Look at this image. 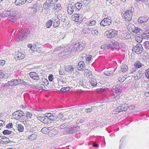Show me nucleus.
<instances>
[{"label":"nucleus","instance_id":"f257e3e1","mask_svg":"<svg viewBox=\"0 0 149 149\" xmlns=\"http://www.w3.org/2000/svg\"><path fill=\"white\" fill-rule=\"evenodd\" d=\"M85 46L86 42L84 40H80L78 43L74 42L72 45H68L61 54L63 55H69L72 51L78 52L83 50Z\"/></svg>","mask_w":149,"mask_h":149},{"label":"nucleus","instance_id":"f03ea898","mask_svg":"<svg viewBox=\"0 0 149 149\" xmlns=\"http://www.w3.org/2000/svg\"><path fill=\"white\" fill-rule=\"evenodd\" d=\"M17 12L16 10L13 9L9 11L3 12L1 13V16L2 17H8L9 20L13 22L17 21L18 18L17 15L19 13H17L16 14Z\"/></svg>","mask_w":149,"mask_h":149},{"label":"nucleus","instance_id":"7ed1b4c3","mask_svg":"<svg viewBox=\"0 0 149 149\" xmlns=\"http://www.w3.org/2000/svg\"><path fill=\"white\" fill-rule=\"evenodd\" d=\"M30 31L28 29H25L19 31L16 40L17 41H20L25 39L29 35Z\"/></svg>","mask_w":149,"mask_h":149},{"label":"nucleus","instance_id":"20e7f679","mask_svg":"<svg viewBox=\"0 0 149 149\" xmlns=\"http://www.w3.org/2000/svg\"><path fill=\"white\" fill-rule=\"evenodd\" d=\"M79 127L76 125L67 127L64 130V134H73L79 130Z\"/></svg>","mask_w":149,"mask_h":149},{"label":"nucleus","instance_id":"39448f33","mask_svg":"<svg viewBox=\"0 0 149 149\" xmlns=\"http://www.w3.org/2000/svg\"><path fill=\"white\" fill-rule=\"evenodd\" d=\"M8 84L9 85L13 86H16L19 84L25 85L26 84V83L23 80H22L20 79H12L8 82Z\"/></svg>","mask_w":149,"mask_h":149},{"label":"nucleus","instance_id":"423d86ee","mask_svg":"<svg viewBox=\"0 0 149 149\" xmlns=\"http://www.w3.org/2000/svg\"><path fill=\"white\" fill-rule=\"evenodd\" d=\"M111 22L110 17L105 18L100 22V24L101 26L107 27L111 24Z\"/></svg>","mask_w":149,"mask_h":149},{"label":"nucleus","instance_id":"0eeeda50","mask_svg":"<svg viewBox=\"0 0 149 149\" xmlns=\"http://www.w3.org/2000/svg\"><path fill=\"white\" fill-rule=\"evenodd\" d=\"M25 116L24 113L20 110H18L13 113L12 114L13 118L16 120H18L21 118L23 116Z\"/></svg>","mask_w":149,"mask_h":149},{"label":"nucleus","instance_id":"6e6552de","mask_svg":"<svg viewBox=\"0 0 149 149\" xmlns=\"http://www.w3.org/2000/svg\"><path fill=\"white\" fill-rule=\"evenodd\" d=\"M143 49L142 46L140 44H138L132 48V51L137 54H140L142 53Z\"/></svg>","mask_w":149,"mask_h":149},{"label":"nucleus","instance_id":"1a4fd4ad","mask_svg":"<svg viewBox=\"0 0 149 149\" xmlns=\"http://www.w3.org/2000/svg\"><path fill=\"white\" fill-rule=\"evenodd\" d=\"M124 15L125 20L126 22H129L132 19V13L130 11H126Z\"/></svg>","mask_w":149,"mask_h":149},{"label":"nucleus","instance_id":"9d476101","mask_svg":"<svg viewBox=\"0 0 149 149\" xmlns=\"http://www.w3.org/2000/svg\"><path fill=\"white\" fill-rule=\"evenodd\" d=\"M106 33L108 38H111L116 36L117 34L118 31L114 29H110L107 31Z\"/></svg>","mask_w":149,"mask_h":149},{"label":"nucleus","instance_id":"9b49d317","mask_svg":"<svg viewBox=\"0 0 149 149\" xmlns=\"http://www.w3.org/2000/svg\"><path fill=\"white\" fill-rule=\"evenodd\" d=\"M1 140L0 141V144H3V143L7 144L11 143L12 141H10L9 139L4 136H1Z\"/></svg>","mask_w":149,"mask_h":149},{"label":"nucleus","instance_id":"f8f14e48","mask_svg":"<svg viewBox=\"0 0 149 149\" xmlns=\"http://www.w3.org/2000/svg\"><path fill=\"white\" fill-rule=\"evenodd\" d=\"M30 77L36 80H39L40 79L39 76L37 73L34 72H31L29 74Z\"/></svg>","mask_w":149,"mask_h":149},{"label":"nucleus","instance_id":"ddd939ff","mask_svg":"<svg viewBox=\"0 0 149 149\" xmlns=\"http://www.w3.org/2000/svg\"><path fill=\"white\" fill-rule=\"evenodd\" d=\"M45 118L49 119L51 120L55 121L57 120V116L52 114L51 113H48L45 116Z\"/></svg>","mask_w":149,"mask_h":149},{"label":"nucleus","instance_id":"4468645a","mask_svg":"<svg viewBox=\"0 0 149 149\" xmlns=\"http://www.w3.org/2000/svg\"><path fill=\"white\" fill-rule=\"evenodd\" d=\"M97 23L96 20L92 19H89L86 22L87 25L90 26H94Z\"/></svg>","mask_w":149,"mask_h":149},{"label":"nucleus","instance_id":"2eb2a0df","mask_svg":"<svg viewBox=\"0 0 149 149\" xmlns=\"http://www.w3.org/2000/svg\"><path fill=\"white\" fill-rule=\"evenodd\" d=\"M78 69L79 70L82 71L85 69V65L83 61H80L78 63Z\"/></svg>","mask_w":149,"mask_h":149},{"label":"nucleus","instance_id":"dca6fc26","mask_svg":"<svg viewBox=\"0 0 149 149\" xmlns=\"http://www.w3.org/2000/svg\"><path fill=\"white\" fill-rule=\"evenodd\" d=\"M112 91L113 92V94L112 95V97L116 100L118 99L119 98L120 95L121 93L117 91H116L113 90Z\"/></svg>","mask_w":149,"mask_h":149},{"label":"nucleus","instance_id":"f3484780","mask_svg":"<svg viewBox=\"0 0 149 149\" xmlns=\"http://www.w3.org/2000/svg\"><path fill=\"white\" fill-rule=\"evenodd\" d=\"M58 132L54 128L50 130L48 132V135L50 137L54 136L55 135L57 134Z\"/></svg>","mask_w":149,"mask_h":149},{"label":"nucleus","instance_id":"a211bd4d","mask_svg":"<svg viewBox=\"0 0 149 149\" xmlns=\"http://www.w3.org/2000/svg\"><path fill=\"white\" fill-rule=\"evenodd\" d=\"M15 55L16 56V58H17V59L21 60L24 58L25 57L24 55L19 52H16Z\"/></svg>","mask_w":149,"mask_h":149},{"label":"nucleus","instance_id":"6ab92c4d","mask_svg":"<svg viewBox=\"0 0 149 149\" xmlns=\"http://www.w3.org/2000/svg\"><path fill=\"white\" fill-rule=\"evenodd\" d=\"M74 69L72 65H68L65 67V70L66 72L71 73L74 71Z\"/></svg>","mask_w":149,"mask_h":149},{"label":"nucleus","instance_id":"aec40b11","mask_svg":"<svg viewBox=\"0 0 149 149\" xmlns=\"http://www.w3.org/2000/svg\"><path fill=\"white\" fill-rule=\"evenodd\" d=\"M147 19L145 17H140L138 19V22L139 24L143 25L146 21H147Z\"/></svg>","mask_w":149,"mask_h":149},{"label":"nucleus","instance_id":"412c9836","mask_svg":"<svg viewBox=\"0 0 149 149\" xmlns=\"http://www.w3.org/2000/svg\"><path fill=\"white\" fill-rule=\"evenodd\" d=\"M81 17H80L78 14H75L74 16L72 17L73 20L76 22H79L81 21Z\"/></svg>","mask_w":149,"mask_h":149},{"label":"nucleus","instance_id":"4be33fe9","mask_svg":"<svg viewBox=\"0 0 149 149\" xmlns=\"http://www.w3.org/2000/svg\"><path fill=\"white\" fill-rule=\"evenodd\" d=\"M122 87L120 85H117L115 86H113L112 87V91H118V92H120V93H121V92L122 91Z\"/></svg>","mask_w":149,"mask_h":149},{"label":"nucleus","instance_id":"5701e85b","mask_svg":"<svg viewBox=\"0 0 149 149\" xmlns=\"http://www.w3.org/2000/svg\"><path fill=\"white\" fill-rule=\"evenodd\" d=\"M133 31V32L136 33L135 35L136 36H138L140 35L143 33V31L142 30L138 27H136L134 30Z\"/></svg>","mask_w":149,"mask_h":149},{"label":"nucleus","instance_id":"b1692460","mask_svg":"<svg viewBox=\"0 0 149 149\" xmlns=\"http://www.w3.org/2000/svg\"><path fill=\"white\" fill-rule=\"evenodd\" d=\"M143 38L146 39H149V29L147 30L144 32L142 34Z\"/></svg>","mask_w":149,"mask_h":149},{"label":"nucleus","instance_id":"393cba45","mask_svg":"<svg viewBox=\"0 0 149 149\" xmlns=\"http://www.w3.org/2000/svg\"><path fill=\"white\" fill-rule=\"evenodd\" d=\"M110 45L112 46L111 47V49H119V44L117 42H111Z\"/></svg>","mask_w":149,"mask_h":149},{"label":"nucleus","instance_id":"a878e982","mask_svg":"<svg viewBox=\"0 0 149 149\" xmlns=\"http://www.w3.org/2000/svg\"><path fill=\"white\" fill-rule=\"evenodd\" d=\"M113 72L111 68L107 69L104 72V74L105 75L107 76H110L112 75L113 74Z\"/></svg>","mask_w":149,"mask_h":149},{"label":"nucleus","instance_id":"bb28decb","mask_svg":"<svg viewBox=\"0 0 149 149\" xmlns=\"http://www.w3.org/2000/svg\"><path fill=\"white\" fill-rule=\"evenodd\" d=\"M72 4H68L67 12L69 15H71L73 13V9H72Z\"/></svg>","mask_w":149,"mask_h":149},{"label":"nucleus","instance_id":"cd10ccee","mask_svg":"<svg viewBox=\"0 0 149 149\" xmlns=\"http://www.w3.org/2000/svg\"><path fill=\"white\" fill-rule=\"evenodd\" d=\"M111 47L112 46H111L110 43L109 44L103 45L101 46V48L104 50H107L110 49H111Z\"/></svg>","mask_w":149,"mask_h":149},{"label":"nucleus","instance_id":"c85d7f7f","mask_svg":"<svg viewBox=\"0 0 149 149\" xmlns=\"http://www.w3.org/2000/svg\"><path fill=\"white\" fill-rule=\"evenodd\" d=\"M59 19L58 18H56L54 20L53 26L56 27L59 26Z\"/></svg>","mask_w":149,"mask_h":149},{"label":"nucleus","instance_id":"c756f323","mask_svg":"<svg viewBox=\"0 0 149 149\" xmlns=\"http://www.w3.org/2000/svg\"><path fill=\"white\" fill-rule=\"evenodd\" d=\"M15 2V4L17 6H21L25 3L24 0H16Z\"/></svg>","mask_w":149,"mask_h":149},{"label":"nucleus","instance_id":"7c9ffc66","mask_svg":"<svg viewBox=\"0 0 149 149\" xmlns=\"http://www.w3.org/2000/svg\"><path fill=\"white\" fill-rule=\"evenodd\" d=\"M128 69L127 66L126 65L123 64L121 66V71L123 72H125Z\"/></svg>","mask_w":149,"mask_h":149},{"label":"nucleus","instance_id":"2f4dec72","mask_svg":"<svg viewBox=\"0 0 149 149\" xmlns=\"http://www.w3.org/2000/svg\"><path fill=\"white\" fill-rule=\"evenodd\" d=\"M136 27L133 24H130L128 25L127 28L129 31H131L133 32V30H134Z\"/></svg>","mask_w":149,"mask_h":149},{"label":"nucleus","instance_id":"473e14b6","mask_svg":"<svg viewBox=\"0 0 149 149\" xmlns=\"http://www.w3.org/2000/svg\"><path fill=\"white\" fill-rule=\"evenodd\" d=\"M57 1L55 0H47V2L49 3V6H52L54 5L56 3Z\"/></svg>","mask_w":149,"mask_h":149},{"label":"nucleus","instance_id":"72a5a7b5","mask_svg":"<svg viewBox=\"0 0 149 149\" xmlns=\"http://www.w3.org/2000/svg\"><path fill=\"white\" fill-rule=\"evenodd\" d=\"M53 23V21L52 20L50 19L45 24L47 28H50L52 25V24Z\"/></svg>","mask_w":149,"mask_h":149},{"label":"nucleus","instance_id":"f704fd0d","mask_svg":"<svg viewBox=\"0 0 149 149\" xmlns=\"http://www.w3.org/2000/svg\"><path fill=\"white\" fill-rule=\"evenodd\" d=\"M17 129L19 132H22L24 131V127L21 124L17 125Z\"/></svg>","mask_w":149,"mask_h":149},{"label":"nucleus","instance_id":"c9c22d12","mask_svg":"<svg viewBox=\"0 0 149 149\" xmlns=\"http://www.w3.org/2000/svg\"><path fill=\"white\" fill-rule=\"evenodd\" d=\"M137 36L135 38L136 41L139 43H141L142 42L143 38L142 36V34L140 36Z\"/></svg>","mask_w":149,"mask_h":149},{"label":"nucleus","instance_id":"e433bc0d","mask_svg":"<svg viewBox=\"0 0 149 149\" xmlns=\"http://www.w3.org/2000/svg\"><path fill=\"white\" fill-rule=\"evenodd\" d=\"M90 81H91V84L92 86H95L97 85V84L96 80L95 79H91Z\"/></svg>","mask_w":149,"mask_h":149},{"label":"nucleus","instance_id":"4c0bfd02","mask_svg":"<svg viewBox=\"0 0 149 149\" xmlns=\"http://www.w3.org/2000/svg\"><path fill=\"white\" fill-rule=\"evenodd\" d=\"M25 116L27 119H31L32 118L33 115L32 113L29 112H27L26 113Z\"/></svg>","mask_w":149,"mask_h":149},{"label":"nucleus","instance_id":"58836bf2","mask_svg":"<svg viewBox=\"0 0 149 149\" xmlns=\"http://www.w3.org/2000/svg\"><path fill=\"white\" fill-rule=\"evenodd\" d=\"M50 128V127H44L42 129L41 131L44 134H47V132L48 133Z\"/></svg>","mask_w":149,"mask_h":149},{"label":"nucleus","instance_id":"ea45409f","mask_svg":"<svg viewBox=\"0 0 149 149\" xmlns=\"http://www.w3.org/2000/svg\"><path fill=\"white\" fill-rule=\"evenodd\" d=\"M82 71L84 72V75L86 76H87L88 74H91V71L85 68L82 70Z\"/></svg>","mask_w":149,"mask_h":149},{"label":"nucleus","instance_id":"a19ab883","mask_svg":"<svg viewBox=\"0 0 149 149\" xmlns=\"http://www.w3.org/2000/svg\"><path fill=\"white\" fill-rule=\"evenodd\" d=\"M82 6V4L79 3H77L75 4V6L77 8L76 9L78 11L81 8Z\"/></svg>","mask_w":149,"mask_h":149},{"label":"nucleus","instance_id":"79ce46f5","mask_svg":"<svg viewBox=\"0 0 149 149\" xmlns=\"http://www.w3.org/2000/svg\"><path fill=\"white\" fill-rule=\"evenodd\" d=\"M97 91L99 92L100 93H105L107 91V89L106 88H100L97 89Z\"/></svg>","mask_w":149,"mask_h":149},{"label":"nucleus","instance_id":"37998d69","mask_svg":"<svg viewBox=\"0 0 149 149\" xmlns=\"http://www.w3.org/2000/svg\"><path fill=\"white\" fill-rule=\"evenodd\" d=\"M36 137L37 136L36 134H33L29 136V139L31 140H33L36 139Z\"/></svg>","mask_w":149,"mask_h":149},{"label":"nucleus","instance_id":"c03bdc74","mask_svg":"<svg viewBox=\"0 0 149 149\" xmlns=\"http://www.w3.org/2000/svg\"><path fill=\"white\" fill-rule=\"evenodd\" d=\"M12 132L8 130H4L3 132V133L4 135H10L11 134Z\"/></svg>","mask_w":149,"mask_h":149},{"label":"nucleus","instance_id":"a18cd8bd","mask_svg":"<svg viewBox=\"0 0 149 149\" xmlns=\"http://www.w3.org/2000/svg\"><path fill=\"white\" fill-rule=\"evenodd\" d=\"M135 67L137 68H140L142 66L141 63L140 61H138L134 64Z\"/></svg>","mask_w":149,"mask_h":149},{"label":"nucleus","instance_id":"49530a36","mask_svg":"<svg viewBox=\"0 0 149 149\" xmlns=\"http://www.w3.org/2000/svg\"><path fill=\"white\" fill-rule=\"evenodd\" d=\"M45 118V117L39 116L38 117V119L40 120L41 121V122H42L43 123H45L46 122L45 121V120H46V118Z\"/></svg>","mask_w":149,"mask_h":149},{"label":"nucleus","instance_id":"de8ad7c7","mask_svg":"<svg viewBox=\"0 0 149 149\" xmlns=\"http://www.w3.org/2000/svg\"><path fill=\"white\" fill-rule=\"evenodd\" d=\"M49 7L51 6H49V3H47V1L44 3L43 8L47 10Z\"/></svg>","mask_w":149,"mask_h":149},{"label":"nucleus","instance_id":"09e8293b","mask_svg":"<svg viewBox=\"0 0 149 149\" xmlns=\"http://www.w3.org/2000/svg\"><path fill=\"white\" fill-rule=\"evenodd\" d=\"M70 89V88L69 87H64L62 88L61 90L63 92H66L69 91Z\"/></svg>","mask_w":149,"mask_h":149},{"label":"nucleus","instance_id":"8fccbe9b","mask_svg":"<svg viewBox=\"0 0 149 149\" xmlns=\"http://www.w3.org/2000/svg\"><path fill=\"white\" fill-rule=\"evenodd\" d=\"M143 25L144 26V28L146 29L149 28V22L148 21V19L147 21H146Z\"/></svg>","mask_w":149,"mask_h":149},{"label":"nucleus","instance_id":"3c124183","mask_svg":"<svg viewBox=\"0 0 149 149\" xmlns=\"http://www.w3.org/2000/svg\"><path fill=\"white\" fill-rule=\"evenodd\" d=\"M92 34L95 36H97L98 34V32L96 30H93L91 31Z\"/></svg>","mask_w":149,"mask_h":149},{"label":"nucleus","instance_id":"603ef678","mask_svg":"<svg viewBox=\"0 0 149 149\" xmlns=\"http://www.w3.org/2000/svg\"><path fill=\"white\" fill-rule=\"evenodd\" d=\"M67 18L65 16H63L61 17L60 20L62 22H65L66 21Z\"/></svg>","mask_w":149,"mask_h":149},{"label":"nucleus","instance_id":"864d4df0","mask_svg":"<svg viewBox=\"0 0 149 149\" xmlns=\"http://www.w3.org/2000/svg\"><path fill=\"white\" fill-rule=\"evenodd\" d=\"M58 116L59 117H60L61 121H63L65 120V118H64L62 114L60 113L58 115Z\"/></svg>","mask_w":149,"mask_h":149},{"label":"nucleus","instance_id":"5fc2aeb1","mask_svg":"<svg viewBox=\"0 0 149 149\" xmlns=\"http://www.w3.org/2000/svg\"><path fill=\"white\" fill-rule=\"evenodd\" d=\"M68 126V124L67 123H65L60 125V128L61 129H63L64 128H65Z\"/></svg>","mask_w":149,"mask_h":149},{"label":"nucleus","instance_id":"6e6d98bb","mask_svg":"<svg viewBox=\"0 0 149 149\" xmlns=\"http://www.w3.org/2000/svg\"><path fill=\"white\" fill-rule=\"evenodd\" d=\"M143 45L146 49H149V45L148 42H146L144 43Z\"/></svg>","mask_w":149,"mask_h":149},{"label":"nucleus","instance_id":"4d7b16f0","mask_svg":"<svg viewBox=\"0 0 149 149\" xmlns=\"http://www.w3.org/2000/svg\"><path fill=\"white\" fill-rule=\"evenodd\" d=\"M62 48L63 47L61 46L57 47L53 51L55 52L60 51L61 50Z\"/></svg>","mask_w":149,"mask_h":149},{"label":"nucleus","instance_id":"13d9d810","mask_svg":"<svg viewBox=\"0 0 149 149\" xmlns=\"http://www.w3.org/2000/svg\"><path fill=\"white\" fill-rule=\"evenodd\" d=\"M85 110L86 113H89L93 111V109L92 108H86Z\"/></svg>","mask_w":149,"mask_h":149},{"label":"nucleus","instance_id":"bf43d9fd","mask_svg":"<svg viewBox=\"0 0 149 149\" xmlns=\"http://www.w3.org/2000/svg\"><path fill=\"white\" fill-rule=\"evenodd\" d=\"M145 75L146 77L149 79V69L146 70L145 72Z\"/></svg>","mask_w":149,"mask_h":149},{"label":"nucleus","instance_id":"052dcab7","mask_svg":"<svg viewBox=\"0 0 149 149\" xmlns=\"http://www.w3.org/2000/svg\"><path fill=\"white\" fill-rule=\"evenodd\" d=\"M121 107V111H125L127 110V108L124 105H122L121 106H120Z\"/></svg>","mask_w":149,"mask_h":149},{"label":"nucleus","instance_id":"680f3d73","mask_svg":"<svg viewBox=\"0 0 149 149\" xmlns=\"http://www.w3.org/2000/svg\"><path fill=\"white\" fill-rule=\"evenodd\" d=\"M12 127L13 124L11 123H9L6 125V128H12Z\"/></svg>","mask_w":149,"mask_h":149},{"label":"nucleus","instance_id":"e2e57ef3","mask_svg":"<svg viewBox=\"0 0 149 149\" xmlns=\"http://www.w3.org/2000/svg\"><path fill=\"white\" fill-rule=\"evenodd\" d=\"M48 79L50 81H52L53 80V75H50L48 77Z\"/></svg>","mask_w":149,"mask_h":149},{"label":"nucleus","instance_id":"0e129e2a","mask_svg":"<svg viewBox=\"0 0 149 149\" xmlns=\"http://www.w3.org/2000/svg\"><path fill=\"white\" fill-rule=\"evenodd\" d=\"M88 29H87L88 30H87V29L86 28H84L83 30V31H83V32L84 33L88 34V33H89V32H88L89 30H88Z\"/></svg>","mask_w":149,"mask_h":149},{"label":"nucleus","instance_id":"69168bd1","mask_svg":"<svg viewBox=\"0 0 149 149\" xmlns=\"http://www.w3.org/2000/svg\"><path fill=\"white\" fill-rule=\"evenodd\" d=\"M120 111L118 110V109H116L113 111L112 113L114 114H116L119 113Z\"/></svg>","mask_w":149,"mask_h":149},{"label":"nucleus","instance_id":"338daca9","mask_svg":"<svg viewBox=\"0 0 149 149\" xmlns=\"http://www.w3.org/2000/svg\"><path fill=\"white\" fill-rule=\"evenodd\" d=\"M87 55L86 54H81L80 56L81 57L83 58L84 59H86V58Z\"/></svg>","mask_w":149,"mask_h":149},{"label":"nucleus","instance_id":"774afa93","mask_svg":"<svg viewBox=\"0 0 149 149\" xmlns=\"http://www.w3.org/2000/svg\"><path fill=\"white\" fill-rule=\"evenodd\" d=\"M127 10V11H130L132 13L134 10V8L132 7L131 6L129 8L128 10Z\"/></svg>","mask_w":149,"mask_h":149}]
</instances>
